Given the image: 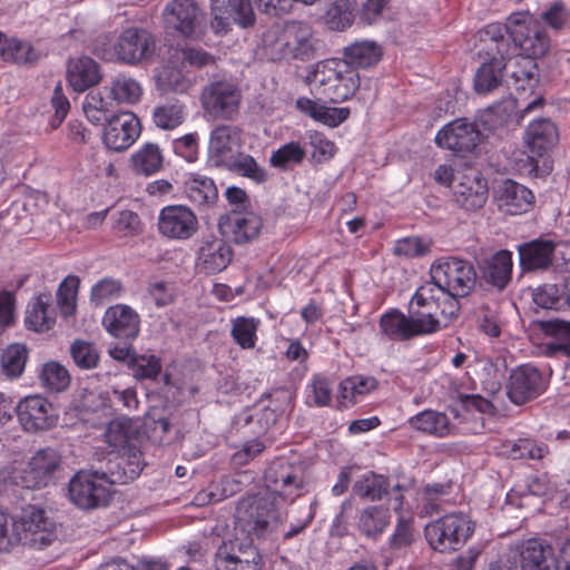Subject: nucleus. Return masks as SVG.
<instances>
[{"mask_svg": "<svg viewBox=\"0 0 570 570\" xmlns=\"http://www.w3.org/2000/svg\"><path fill=\"white\" fill-rule=\"evenodd\" d=\"M411 429L421 433L444 438L452 433L453 426L446 413L426 409L409 419Z\"/></svg>", "mask_w": 570, "mask_h": 570, "instance_id": "obj_34", "label": "nucleus"}, {"mask_svg": "<svg viewBox=\"0 0 570 570\" xmlns=\"http://www.w3.org/2000/svg\"><path fill=\"white\" fill-rule=\"evenodd\" d=\"M130 160L134 171L151 176L161 169L164 156L157 144L147 142L131 155Z\"/></svg>", "mask_w": 570, "mask_h": 570, "instance_id": "obj_42", "label": "nucleus"}, {"mask_svg": "<svg viewBox=\"0 0 570 570\" xmlns=\"http://www.w3.org/2000/svg\"><path fill=\"white\" fill-rule=\"evenodd\" d=\"M557 244L549 238H537L518 245L519 264L523 272L548 269L553 262Z\"/></svg>", "mask_w": 570, "mask_h": 570, "instance_id": "obj_27", "label": "nucleus"}, {"mask_svg": "<svg viewBox=\"0 0 570 570\" xmlns=\"http://www.w3.org/2000/svg\"><path fill=\"white\" fill-rule=\"evenodd\" d=\"M522 141L532 163L553 150L559 142L557 125L548 118L532 120L524 129Z\"/></svg>", "mask_w": 570, "mask_h": 570, "instance_id": "obj_21", "label": "nucleus"}, {"mask_svg": "<svg viewBox=\"0 0 570 570\" xmlns=\"http://www.w3.org/2000/svg\"><path fill=\"white\" fill-rule=\"evenodd\" d=\"M82 109L91 124L101 125L108 120L110 102L105 99L100 91L92 90L85 97Z\"/></svg>", "mask_w": 570, "mask_h": 570, "instance_id": "obj_55", "label": "nucleus"}, {"mask_svg": "<svg viewBox=\"0 0 570 570\" xmlns=\"http://www.w3.org/2000/svg\"><path fill=\"white\" fill-rule=\"evenodd\" d=\"M168 30L187 39L199 38L205 28V13L194 0H173L163 11Z\"/></svg>", "mask_w": 570, "mask_h": 570, "instance_id": "obj_12", "label": "nucleus"}, {"mask_svg": "<svg viewBox=\"0 0 570 570\" xmlns=\"http://www.w3.org/2000/svg\"><path fill=\"white\" fill-rule=\"evenodd\" d=\"M122 285L114 278H104L91 288V301L97 304H104L110 299H117L121 296Z\"/></svg>", "mask_w": 570, "mask_h": 570, "instance_id": "obj_64", "label": "nucleus"}, {"mask_svg": "<svg viewBox=\"0 0 570 570\" xmlns=\"http://www.w3.org/2000/svg\"><path fill=\"white\" fill-rule=\"evenodd\" d=\"M434 293L439 292L429 286H420L411 298L409 315L399 309L382 314L379 322L380 334L391 341H406L449 326L431 306Z\"/></svg>", "mask_w": 570, "mask_h": 570, "instance_id": "obj_2", "label": "nucleus"}, {"mask_svg": "<svg viewBox=\"0 0 570 570\" xmlns=\"http://www.w3.org/2000/svg\"><path fill=\"white\" fill-rule=\"evenodd\" d=\"M130 368L136 380H155L160 371V360L155 355H135L130 357Z\"/></svg>", "mask_w": 570, "mask_h": 570, "instance_id": "obj_60", "label": "nucleus"}, {"mask_svg": "<svg viewBox=\"0 0 570 570\" xmlns=\"http://www.w3.org/2000/svg\"><path fill=\"white\" fill-rule=\"evenodd\" d=\"M131 424L129 420L121 417L110 421L105 431V439L112 450H122L131 446L129 444Z\"/></svg>", "mask_w": 570, "mask_h": 570, "instance_id": "obj_58", "label": "nucleus"}, {"mask_svg": "<svg viewBox=\"0 0 570 570\" xmlns=\"http://www.w3.org/2000/svg\"><path fill=\"white\" fill-rule=\"evenodd\" d=\"M306 156V149L298 141H289L274 150L269 164L275 168L286 169L291 165H299Z\"/></svg>", "mask_w": 570, "mask_h": 570, "instance_id": "obj_53", "label": "nucleus"}, {"mask_svg": "<svg viewBox=\"0 0 570 570\" xmlns=\"http://www.w3.org/2000/svg\"><path fill=\"white\" fill-rule=\"evenodd\" d=\"M101 78L100 67L92 58L80 57L68 62L67 80L77 92H83L98 85Z\"/></svg>", "mask_w": 570, "mask_h": 570, "instance_id": "obj_30", "label": "nucleus"}, {"mask_svg": "<svg viewBox=\"0 0 570 570\" xmlns=\"http://www.w3.org/2000/svg\"><path fill=\"white\" fill-rule=\"evenodd\" d=\"M17 541L24 543L48 544L52 537V522L46 517L43 509L28 505L22 509L17 519H13Z\"/></svg>", "mask_w": 570, "mask_h": 570, "instance_id": "obj_20", "label": "nucleus"}, {"mask_svg": "<svg viewBox=\"0 0 570 570\" xmlns=\"http://www.w3.org/2000/svg\"><path fill=\"white\" fill-rule=\"evenodd\" d=\"M377 386V380L371 375L357 374L344 379L338 385L340 406L347 409L354 405Z\"/></svg>", "mask_w": 570, "mask_h": 570, "instance_id": "obj_33", "label": "nucleus"}, {"mask_svg": "<svg viewBox=\"0 0 570 570\" xmlns=\"http://www.w3.org/2000/svg\"><path fill=\"white\" fill-rule=\"evenodd\" d=\"M480 131L473 122L459 118L444 125L435 135L438 147L455 154L471 153L478 146Z\"/></svg>", "mask_w": 570, "mask_h": 570, "instance_id": "obj_19", "label": "nucleus"}, {"mask_svg": "<svg viewBox=\"0 0 570 570\" xmlns=\"http://www.w3.org/2000/svg\"><path fill=\"white\" fill-rule=\"evenodd\" d=\"M140 135L139 119L132 112H120L107 120L102 141L114 151L128 149Z\"/></svg>", "mask_w": 570, "mask_h": 570, "instance_id": "obj_23", "label": "nucleus"}, {"mask_svg": "<svg viewBox=\"0 0 570 570\" xmlns=\"http://www.w3.org/2000/svg\"><path fill=\"white\" fill-rule=\"evenodd\" d=\"M508 26L513 50L519 49L521 57L534 60L549 51L550 38L547 31L529 12L511 13L508 17Z\"/></svg>", "mask_w": 570, "mask_h": 570, "instance_id": "obj_8", "label": "nucleus"}, {"mask_svg": "<svg viewBox=\"0 0 570 570\" xmlns=\"http://www.w3.org/2000/svg\"><path fill=\"white\" fill-rule=\"evenodd\" d=\"M391 514L389 508L371 505L358 512L357 529L367 538L380 537L389 527Z\"/></svg>", "mask_w": 570, "mask_h": 570, "instance_id": "obj_38", "label": "nucleus"}, {"mask_svg": "<svg viewBox=\"0 0 570 570\" xmlns=\"http://www.w3.org/2000/svg\"><path fill=\"white\" fill-rule=\"evenodd\" d=\"M381 56L382 49L373 40L355 41L344 48V61L354 68L373 66L380 61Z\"/></svg>", "mask_w": 570, "mask_h": 570, "instance_id": "obj_39", "label": "nucleus"}, {"mask_svg": "<svg viewBox=\"0 0 570 570\" xmlns=\"http://www.w3.org/2000/svg\"><path fill=\"white\" fill-rule=\"evenodd\" d=\"M78 287L79 278L77 276H68L59 285L57 303L63 317L71 316L76 312Z\"/></svg>", "mask_w": 570, "mask_h": 570, "instance_id": "obj_56", "label": "nucleus"}, {"mask_svg": "<svg viewBox=\"0 0 570 570\" xmlns=\"http://www.w3.org/2000/svg\"><path fill=\"white\" fill-rule=\"evenodd\" d=\"M543 391V377L534 366L524 364L512 371L508 394L514 404H523L539 396Z\"/></svg>", "mask_w": 570, "mask_h": 570, "instance_id": "obj_24", "label": "nucleus"}, {"mask_svg": "<svg viewBox=\"0 0 570 570\" xmlns=\"http://www.w3.org/2000/svg\"><path fill=\"white\" fill-rule=\"evenodd\" d=\"M259 321L255 317L238 316L232 320L230 336L243 350H252L257 343Z\"/></svg>", "mask_w": 570, "mask_h": 570, "instance_id": "obj_48", "label": "nucleus"}, {"mask_svg": "<svg viewBox=\"0 0 570 570\" xmlns=\"http://www.w3.org/2000/svg\"><path fill=\"white\" fill-rule=\"evenodd\" d=\"M39 380L43 389L49 392H61L70 384L68 370L58 362L50 361L42 365Z\"/></svg>", "mask_w": 570, "mask_h": 570, "instance_id": "obj_51", "label": "nucleus"}, {"mask_svg": "<svg viewBox=\"0 0 570 570\" xmlns=\"http://www.w3.org/2000/svg\"><path fill=\"white\" fill-rule=\"evenodd\" d=\"M387 479L372 471L360 475L352 487L353 494L371 501L380 500L387 492Z\"/></svg>", "mask_w": 570, "mask_h": 570, "instance_id": "obj_46", "label": "nucleus"}, {"mask_svg": "<svg viewBox=\"0 0 570 570\" xmlns=\"http://www.w3.org/2000/svg\"><path fill=\"white\" fill-rule=\"evenodd\" d=\"M213 10H223L233 16V21L243 28L255 21L250 0H210Z\"/></svg>", "mask_w": 570, "mask_h": 570, "instance_id": "obj_49", "label": "nucleus"}, {"mask_svg": "<svg viewBox=\"0 0 570 570\" xmlns=\"http://www.w3.org/2000/svg\"><path fill=\"white\" fill-rule=\"evenodd\" d=\"M232 261V248L222 238H205L196 256V268L206 275L224 271Z\"/></svg>", "mask_w": 570, "mask_h": 570, "instance_id": "obj_28", "label": "nucleus"}, {"mask_svg": "<svg viewBox=\"0 0 570 570\" xmlns=\"http://www.w3.org/2000/svg\"><path fill=\"white\" fill-rule=\"evenodd\" d=\"M505 35L510 37L508 21L504 24L490 23L483 29V40L492 42L495 46V56L502 59H507L512 55L511 46L508 43Z\"/></svg>", "mask_w": 570, "mask_h": 570, "instance_id": "obj_59", "label": "nucleus"}, {"mask_svg": "<svg viewBox=\"0 0 570 570\" xmlns=\"http://www.w3.org/2000/svg\"><path fill=\"white\" fill-rule=\"evenodd\" d=\"M262 219L254 213H235L228 217L227 226L236 243L254 239L262 228Z\"/></svg>", "mask_w": 570, "mask_h": 570, "instance_id": "obj_43", "label": "nucleus"}, {"mask_svg": "<svg viewBox=\"0 0 570 570\" xmlns=\"http://www.w3.org/2000/svg\"><path fill=\"white\" fill-rule=\"evenodd\" d=\"M156 87L161 94H186L191 87V80L186 77L183 69L170 62L156 73Z\"/></svg>", "mask_w": 570, "mask_h": 570, "instance_id": "obj_44", "label": "nucleus"}, {"mask_svg": "<svg viewBox=\"0 0 570 570\" xmlns=\"http://www.w3.org/2000/svg\"><path fill=\"white\" fill-rule=\"evenodd\" d=\"M142 466L141 452L134 445L122 450H111L107 456L106 470L102 471L112 485L125 484L138 478Z\"/></svg>", "mask_w": 570, "mask_h": 570, "instance_id": "obj_22", "label": "nucleus"}, {"mask_svg": "<svg viewBox=\"0 0 570 570\" xmlns=\"http://www.w3.org/2000/svg\"><path fill=\"white\" fill-rule=\"evenodd\" d=\"M431 282L429 286L439 293L433 294L431 306L439 313L442 322L450 325L460 312L459 297H463L474 287L476 274L473 265L458 257H441L431 266Z\"/></svg>", "mask_w": 570, "mask_h": 570, "instance_id": "obj_1", "label": "nucleus"}, {"mask_svg": "<svg viewBox=\"0 0 570 570\" xmlns=\"http://www.w3.org/2000/svg\"><path fill=\"white\" fill-rule=\"evenodd\" d=\"M16 414L26 432L48 431L56 426L59 415L52 403L42 395H28L16 405Z\"/></svg>", "mask_w": 570, "mask_h": 570, "instance_id": "obj_18", "label": "nucleus"}, {"mask_svg": "<svg viewBox=\"0 0 570 570\" xmlns=\"http://www.w3.org/2000/svg\"><path fill=\"white\" fill-rule=\"evenodd\" d=\"M541 21L556 31L570 28V8L562 1H554L540 14Z\"/></svg>", "mask_w": 570, "mask_h": 570, "instance_id": "obj_61", "label": "nucleus"}, {"mask_svg": "<svg viewBox=\"0 0 570 570\" xmlns=\"http://www.w3.org/2000/svg\"><path fill=\"white\" fill-rule=\"evenodd\" d=\"M158 233L170 240L184 242L196 235L199 223L196 214L186 205H167L159 210Z\"/></svg>", "mask_w": 570, "mask_h": 570, "instance_id": "obj_17", "label": "nucleus"}, {"mask_svg": "<svg viewBox=\"0 0 570 570\" xmlns=\"http://www.w3.org/2000/svg\"><path fill=\"white\" fill-rule=\"evenodd\" d=\"M156 51V38L146 29L130 27L125 29L110 48H96V53L106 61H117L137 66L153 58Z\"/></svg>", "mask_w": 570, "mask_h": 570, "instance_id": "obj_7", "label": "nucleus"}, {"mask_svg": "<svg viewBox=\"0 0 570 570\" xmlns=\"http://www.w3.org/2000/svg\"><path fill=\"white\" fill-rule=\"evenodd\" d=\"M473 532L474 522L462 512L445 514L424 529L430 547L440 552L458 550Z\"/></svg>", "mask_w": 570, "mask_h": 570, "instance_id": "obj_9", "label": "nucleus"}, {"mask_svg": "<svg viewBox=\"0 0 570 570\" xmlns=\"http://www.w3.org/2000/svg\"><path fill=\"white\" fill-rule=\"evenodd\" d=\"M0 58L14 63H31L39 59V53L29 42L0 33Z\"/></svg>", "mask_w": 570, "mask_h": 570, "instance_id": "obj_45", "label": "nucleus"}, {"mask_svg": "<svg viewBox=\"0 0 570 570\" xmlns=\"http://www.w3.org/2000/svg\"><path fill=\"white\" fill-rule=\"evenodd\" d=\"M512 268V252L501 249L485 262L484 278L492 286L503 289L511 279Z\"/></svg>", "mask_w": 570, "mask_h": 570, "instance_id": "obj_36", "label": "nucleus"}, {"mask_svg": "<svg viewBox=\"0 0 570 570\" xmlns=\"http://www.w3.org/2000/svg\"><path fill=\"white\" fill-rule=\"evenodd\" d=\"M112 483L101 471H80L69 481L70 501L80 509H95L108 503Z\"/></svg>", "mask_w": 570, "mask_h": 570, "instance_id": "obj_10", "label": "nucleus"}, {"mask_svg": "<svg viewBox=\"0 0 570 570\" xmlns=\"http://www.w3.org/2000/svg\"><path fill=\"white\" fill-rule=\"evenodd\" d=\"M264 485V494L275 499L279 505L291 504L306 492L304 469L286 459H277L265 470Z\"/></svg>", "mask_w": 570, "mask_h": 570, "instance_id": "obj_6", "label": "nucleus"}, {"mask_svg": "<svg viewBox=\"0 0 570 570\" xmlns=\"http://www.w3.org/2000/svg\"><path fill=\"white\" fill-rule=\"evenodd\" d=\"M187 117L185 104L179 100H168L158 104L153 110L154 125L163 130H174L184 124Z\"/></svg>", "mask_w": 570, "mask_h": 570, "instance_id": "obj_40", "label": "nucleus"}, {"mask_svg": "<svg viewBox=\"0 0 570 570\" xmlns=\"http://www.w3.org/2000/svg\"><path fill=\"white\" fill-rule=\"evenodd\" d=\"M51 301L50 294L41 293L29 302L24 316L28 330L41 333L55 325L56 313L51 307Z\"/></svg>", "mask_w": 570, "mask_h": 570, "instance_id": "obj_32", "label": "nucleus"}, {"mask_svg": "<svg viewBox=\"0 0 570 570\" xmlns=\"http://www.w3.org/2000/svg\"><path fill=\"white\" fill-rule=\"evenodd\" d=\"M242 94L238 87L228 80H216L203 88L202 107L214 118L232 119L237 114Z\"/></svg>", "mask_w": 570, "mask_h": 570, "instance_id": "obj_14", "label": "nucleus"}, {"mask_svg": "<svg viewBox=\"0 0 570 570\" xmlns=\"http://www.w3.org/2000/svg\"><path fill=\"white\" fill-rule=\"evenodd\" d=\"M225 168L256 184H263L268 179L267 170L261 166L253 156L240 151Z\"/></svg>", "mask_w": 570, "mask_h": 570, "instance_id": "obj_47", "label": "nucleus"}, {"mask_svg": "<svg viewBox=\"0 0 570 570\" xmlns=\"http://www.w3.org/2000/svg\"><path fill=\"white\" fill-rule=\"evenodd\" d=\"M452 188L453 202L466 213H476L488 200V181L475 168L466 167L456 170V184Z\"/></svg>", "mask_w": 570, "mask_h": 570, "instance_id": "obj_13", "label": "nucleus"}, {"mask_svg": "<svg viewBox=\"0 0 570 570\" xmlns=\"http://www.w3.org/2000/svg\"><path fill=\"white\" fill-rule=\"evenodd\" d=\"M28 351L23 344H11L2 353L1 366L8 377H19L26 366Z\"/></svg>", "mask_w": 570, "mask_h": 570, "instance_id": "obj_54", "label": "nucleus"}, {"mask_svg": "<svg viewBox=\"0 0 570 570\" xmlns=\"http://www.w3.org/2000/svg\"><path fill=\"white\" fill-rule=\"evenodd\" d=\"M505 59L493 56L489 61L482 63L474 76V90L485 95L501 85L502 71L505 68Z\"/></svg>", "mask_w": 570, "mask_h": 570, "instance_id": "obj_41", "label": "nucleus"}, {"mask_svg": "<svg viewBox=\"0 0 570 570\" xmlns=\"http://www.w3.org/2000/svg\"><path fill=\"white\" fill-rule=\"evenodd\" d=\"M276 50L284 58L306 61L316 53V40L312 28L304 22L292 21L286 23L276 39Z\"/></svg>", "mask_w": 570, "mask_h": 570, "instance_id": "obj_15", "label": "nucleus"}, {"mask_svg": "<svg viewBox=\"0 0 570 570\" xmlns=\"http://www.w3.org/2000/svg\"><path fill=\"white\" fill-rule=\"evenodd\" d=\"M306 400L315 406H327L332 401V381L322 375H315L306 386Z\"/></svg>", "mask_w": 570, "mask_h": 570, "instance_id": "obj_57", "label": "nucleus"}, {"mask_svg": "<svg viewBox=\"0 0 570 570\" xmlns=\"http://www.w3.org/2000/svg\"><path fill=\"white\" fill-rule=\"evenodd\" d=\"M306 82L317 99L341 104L352 98L358 89L360 75L344 60L326 59L313 66Z\"/></svg>", "mask_w": 570, "mask_h": 570, "instance_id": "obj_4", "label": "nucleus"}, {"mask_svg": "<svg viewBox=\"0 0 570 570\" xmlns=\"http://www.w3.org/2000/svg\"><path fill=\"white\" fill-rule=\"evenodd\" d=\"M569 279L570 276L566 279L563 287L556 284H543L537 287L532 293L534 304L542 308L557 309L561 306L564 297L570 302L567 286Z\"/></svg>", "mask_w": 570, "mask_h": 570, "instance_id": "obj_52", "label": "nucleus"}, {"mask_svg": "<svg viewBox=\"0 0 570 570\" xmlns=\"http://www.w3.org/2000/svg\"><path fill=\"white\" fill-rule=\"evenodd\" d=\"M295 107L313 120L332 128L343 124L350 116L347 107H327L308 97L297 98Z\"/></svg>", "mask_w": 570, "mask_h": 570, "instance_id": "obj_31", "label": "nucleus"}, {"mask_svg": "<svg viewBox=\"0 0 570 570\" xmlns=\"http://www.w3.org/2000/svg\"><path fill=\"white\" fill-rule=\"evenodd\" d=\"M61 466V455L52 448L38 450L28 463H14L11 468L0 469V491L7 485H19L36 490L55 483Z\"/></svg>", "mask_w": 570, "mask_h": 570, "instance_id": "obj_5", "label": "nucleus"}, {"mask_svg": "<svg viewBox=\"0 0 570 570\" xmlns=\"http://www.w3.org/2000/svg\"><path fill=\"white\" fill-rule=\"evenodd\" d=\"M512 553L521 570H570V540L564 542L558 556L552 558V567L547 564L551 548L537 539H528L515 544Z\"/></svg>", "mask_w": 570, "mask_h": 570, "instance_id": "obj_11", "label": "nucleus"}, {"mask_svg": "<svg viewBox=\"0 0 570 570\" xmlns=\"http://www.w3.org/2000/svg\"><path fill=\"white\" fill-rule=\"evenodd\" d=\"M431 249V242L417 236L404 237L395 242L394 253L407 258L426 255Z\"/></svg>", "mask_w": 570, "mask_h": 570, "instance_id": "obj_63", "label": "nucleus"}, {"mask_svg": "<svg viewBox=\"0 0 570 570\" xmlns=\"http://www.w3.org/2000/svg\"><path fill=\"white\" fill-rule=\"evenodd\" d=\"M240 136L237 128L228 125L212 130L208 142V161L224 167L239 153Z\"/></svg>", "mask_w": 570, "mask_h": 570, "instance_id": "obj_25", "label": "nucleus"}, {"mask_svg": "<svg viewBox=\"0 0 570 570\" xmlns=\"http://www.w3.org/2000/svg\"><path fill=\"white\" fill-rule=\"evenodd\" d=\"M325 19L330 29L342 31L352 24L354 14L346 1L338 0L327 9Z\"/></svg>", "mask_w": 570, "mask_h": 570, "instance_id": "obj_62", "label": "nucleus"}, {"mask_svg": "<svg viewBox=\"0 0 570 570\" xmlns=\"http://www.w3.org/2000/svg\"><path fill=\"white\" fill-rule=\"evenodd\" d=\"M186 197L197 206L214 205L218 198V189L215 181L202 174H188L184 181Z\"/></svg>", "mask_w": 570, "mask_h": 570, "instance_id": "obj_35", "label": "nucleus"}, {"mask_svg": "<svg viewBox=\"0 0 570 570\" xmlns=\"http://www.w3.org/2000/svg\"><path fill=\"white\" fill-rule=\"evenodd\" d=\"M287 518V512L275 499L262 492L242 499L236 508L235 531L243 540L264 539L273 534Z\"/></svg>", "mask_w": 570, "mask_h": 570, "instance_id": "obj_3", "label": "nucleus"}, {"mask_svg": "<svg viewBox=\"0 0 570 570\" xmlns=\"http://www.w3.org/2000/svg\"><path fill=\"white\" fill-rule=\"evenodd\" d=\"M517 69L511 71L510 79L515 91L533 90L539 81L538 67L533 59L519 57L515 61Z\"/></svg>", "mask_w": 570, "mask_h": 570, "instance_id": "obj_50", "label": "nucleus"}, {"mask_svg": "<svg viewBox=\"0 0 570 570\" xmlns=\"http://www.w3.org/2000/svg\"><path fill=\"white\" fill-rule=\"evenodd\" d=\"M108 92L109 98L117 105L132 106L140 101L144 89L137 79L118 73L110 80Z\"/></svg>", "mask_w": 570, "mask_h": 570, "instance_id": "obj_37", "label": "nucleus"}, {"mask_svg": "<svg viewBox=\"0 0 570 570\" xmlns=\"http://www.w3.org/2000/svg\"><path fill=\"white\" fill-rule=\"evenodd\" d=\"M217 570H261L262 557L250 540H224L216 551Z\"/></svg>", "mask_w": 570, "mask_h": 570, "instance_id": "obj_16", "label": "nucleus"}, {"mask_svg": "<svg viewBox=\"0 0 570 570\" xmlns=\"http://www.w3.org/2000/svg\"><path fill=\"white\" fill-rule=\"evenodd\" d=\"M102 324L114 337L132 341L140 332V316L126 304H116L105 312Z\"/></svg>", "mask_w": 570, "mask_h": 570, "instance_id": "obj_26", "label": "nucleus"}, {"mask_svg": "<svg viewBox=\"0 0 570 570\" xmlns=\"http://www.w3.org/2000/svg\"><path fill=\"white\" fill-rule=\"evenodd\" d=\"M534 204V195L528 187L507 179L499 189L498 206L508 215H520L529 212Z\"/></svg>", "mask_w": 570, "mask_h": 570, "instance_id": "obj_29", "label": "nucleus"}]
</instances>
